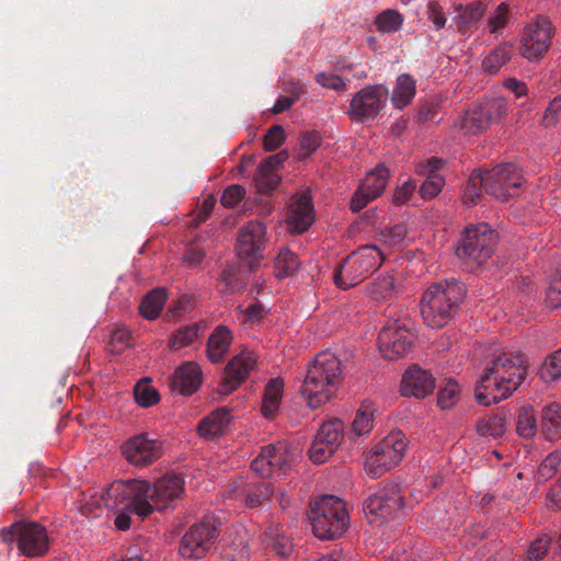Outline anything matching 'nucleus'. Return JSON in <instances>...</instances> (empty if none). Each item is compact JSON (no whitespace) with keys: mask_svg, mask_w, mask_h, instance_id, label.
I'll use <instances>...</instances> for the list:
<instances>
[{"mask_svg":"<svg viewBox=\"0 0 561 561\" xmlns=\"http://www.w3.org/2000/svg\"><path fill=\"white\" fill-rule=\"evenodd\" d=\"M527 366L522 354L502 352L488 362L476 388V399L484 407L511 397L525 381Z\"/></svg>","mask_w":561,"mask_h":561,"instance_id":"2","label":"nucleus"},{"mask_svg":"<svg viewBox=\"0 0 561 561\" xmlns=\"http://www.w3.org/2000/svg\"><path fill=\"white\" fill-rule=\"evenodd\" d=\"M541 376L549 380L561 378V348L546 358L541 368Z\"/></svg>","mask_w":561,"mask_h":561,"instance_id":"49","label":"nucleus"},{"mask_svg":"<svg viewBox=\"0 0 561 561\" xmlns=\"http://www.w3.org/2000/svg\"><path fill=\"white\" fill-rule=\"evenodd\" d=\"M546 304L550 308L561 306V271L550 282L547 289Z\"/></svg>","mask_w":561,"mask_h":561,"instance_id":"55","label":"nucleus"},{"mask_svg":"<svg viewBox=\"0 0 561 561\" xmlns=\"http://www.w3.org/2000/svg\"><path fill=\"white\" fill-rule=\"evenodd\" d=\"M459 398V387L454 380H448L444 387H440L437 393V404L443 409H450Z\"/></svg>","mask_w":561,"mask_h":561,"instance_id":"46","label":"nucleus"},{"mask_svg":"<svg viewBox=\"0 0 561 561\" xmlns=\"http://www.w3.org/2000/svg\"><path fill=\"white\" fill-rule=\"evenodd\" d=\"M435 388V378L425 369L412 366L402 376L400 391L402 396L425 398Z\"/></svg>","mask_w":561,"mask_h":561,"instance_id":"21","label":"nucleus"},{"mask_svg":"<svg viewBox=\"0 0 561 561\" xmlns=\"http://www.w3.org/2000/svg\"><path fill=\"white\" fill-rule=\"evenodd\" d=\"M389 91L386 85H366L353 95L346 114L355 123L373 121L386 106Z\"/></svg>","mask_w":561,"mask_h":561,"instance_id":"11","label":"nucleus"},{"mask_svg":"<svg viewBox=\"0 0 561 561\" xmlns=\"http://www.w3.org/2000/svg\"><path fill=\"white\" fill-rule=\"evenodd\" d=\"M107 495L114 499V503L116 506H122L123 512L119 515H117L114 520L116 528L119 530H127L130 527L129 514L133 512L127 508L126 501L124 503H121L122 497H117L114 494H110V489L107 490Z\"/></svg>","mask_w":561,"mask_h":561,"instance_id":"60","label":"nucleus"},{"mask_svg":"<svg viewBox=\"0 0 561 561\" xmlns=\"http://www.w3.org/2000/svg\"><path fill=\"white\" fill-rule=\"evenodd\" d=\"M455 11L459 13L454 18L457 30L462 34H467L472 32L477 23L483 16L485 5L481 1H474L467 5L458 4L455 7Z\"/></svg>","mask_w":561,"mask_h":561,"instance_id":"27","label":"nucleus"},{"mask_svg":"<svg viewBox=\"0 0 561 561\" xmlns=\"http://www.w3.org/2000/svg\"><path fill=\"white\" fill-rule=\"evenodd\" d=\"M167 300L165 290L156 288L149 291L141 300L139 306L140 314L148 320L158 318Z\"/></svg>","mask_w":561,"mask_h":561,"instance_id":"34","label":"nucleus"},{"mask_svg":"<svg viewBox=\"0 0 561 561\" xmlns=\"http://www.w3.org/2000/svg\"><path fill=\"white\" fill-rule=\"evenodd\" d=\"M131 334L126 328H117L112 331L110 343L116 352H121L130 345Z\"/></svg>","mask_w":561,"mask_h":561,"instance_id":"61","label":"nucleus"},{"mask_svg":"<svg viewBox=\"0 0 561 561\" xmlns=\"http://www.w3.org/2000/svg\"><path fill=\"white\" fill-rule=\"evenodd\" d=\"M344 430V423L340 419L322 423L308 450L310 460L314 463L327 461L342 444Z\"/></svg>","mask_w":561,"mask_h":561,"instance_id":"14","label":"nucleus"},{"mask_svg":"<svg viewBox=\"0 0 561 561\" xmlns=\"http://www.w3.org/2000/svg\"><path fill=\"white\" fill-rule=\"evenodd\" d=\"M383 260L385 255L377 247L363 245L336 266L333 273L334 284L341 289L354 287L377 271Z\"/></svg>","mask_w":561,"mask_h":561,"instance_id":"7","label":"nucleus"},{"mask_svg":"<svg viewBox=\"0 0 561 561\" xmlns=\"http://www.w3.org/2000/svg\"><path fill=\"white\" fill-rule=\"evenodd\" d=\"M309 519L316 537L334 540L350 527L346 504L335 495H322L311 502Z\"/></svg>","mask_w":561,"mask_h":561,"instance_id":"5","label":"nucleus"},{"mask_svg":"<svg viewBox=\"0 0 561 561\" xmlns=\"http://www.w3.org/2000/svg\"><path fill=\"white\" fill-rule=\"evenodd\" d=\"M553 34L551 21L538 16L524 30L519 55L531 62L540 60L550 48Z\"/></svg>","mask_w":561,"mask_h":561,"instance_id":"12","label":"nucleus"},{"mask_svg":"<svg viewBox=\"0 0 561 561\" xmlns=\"http://www.w3.org/2000/svg\"><path fill=\"white\" fill-rule=\"evenodd\" d=\"M490 125V118L481 104L467 111L460 122V128L472 135L486 130Z\"/></svg>","mask_w":561,"mask_h":561,"instance_id":"33","label":"nucleus"},{"mask_svg":"<svg viewBox=\"0 0 561 561\" xmlns=\"http://www.w3.org/2000/svg\"><path fill=\"white\" fill-rule=\"evenodd\" d=\"M136 402L142 408H149L159 402L160 394L148 382H138L134 388Z\"/></svg>","mask_w":561,"mask_h":561,"instance_id":"45","label":"nucleus"},{"mask_svg":"<svg viewBox=\"0 0 561 561\" xmlns=\"http://www.w3.org/2000/svg\"><path fill=\"white\" fill-rule=\"evenodd\" d=\"M403 16L396 10L387 9L376 18L377 28L382 33H393L401 28Z\"/></svg>","mask_w":561,"mask_h":561,"instance_id":"44","label":"nucleus"},{"mask_svg":"<svg viewBox=\"0 0 561 561\" xmlns=\"http://www.w3.org/2000/svg\"><path fill=\"white\" fill-rule=\"evenodd\" d=\"M220 525L219 518L207 516L202 522L191 526L181 539L180 554L187 559L205 557L214 548Z\"/></svg>","mask_w":561,"mask_h":561,"instance_id":"9","label":"nucleus"},{"mask_svg":"<svg viewBox=\"0 0 561 561\" xmlns=\"http://www.w3.org/2000/svg\"><path fill=\"white\" fill-rule=\"evenodd\" d=\"M443 164V160L437 158H431L430 160L417 164L416 172L426 176L420 187V194L422 197L432 198L440 192L444 185V179L438 173V170Z\"/></svg>","mask_w":561,"mask_h":561,"instance_id":"23","label":"nucleus"},{"mask_svg":"<svg viewBox=\"0 0 561 561\" xmlns=\"http://www.w3.org/2000/svg\"><path fill=\"white\" fill-rule=\"evenodd\" d=\"M415 183L413 181L404 182L393 194V203L397 205L404 204L413 194Z\"/></svg>","mask_w":561,"mask_h":561,"instance_id":"62","label":"nucleus"},{"mask_svg":"<svg viewBox=\"0 0 561 561\" xmlns=\"http://www.w3.org/2000/svg\"><path fill=\"white\" fill-rule=\"evenodd\" d=\"M389 178L390 172L382 164L377 165L374 170L368 172L351 198V210L358 213L365 208L369 202L379 197L383 193Z\"/></svg>","mask_w":561,"mask_h":561,"instance_id":"16","label":"nucleus"},{"mask_svg":"<svg viewBox=\"0 0 561 561\" xmlns=\"http://www.w3.org/2000/svg\"><path fill=\"white\" fill-rule=\"evenodd\" d=\"M266 229L261 221L253 220L239 231L237 251L242 259H255L265 243Z\"/></svg>","mask_w":561,"mask_h":561,"instance_id":"22","label":"nucleus"},{"mask_svg":"<svg viewBox=\"0 0 561 561\" xmlns=\"http://www.w3.org/2000/svg\"><path fill=\"white\" fill-rule=\"evenodd\" d=\"M416 92V82L412 76L402 73L397 78L391 102L396 108H403L411 103Z\"/></svg>","mask_w":561,"mask_h":561,"instance_id":"30","label":"nucleus"},{"mask_svg":"<svg viewBox=\"0 0 561 561\" xmlns=\"http://www.w3.org/2000/svg\"><path fill=\"white\" fill-rule=\"evenodd\" d=\"M427 18L434 24L436 31L445 27L447 19L443 12V8L436 0H431L427 3Z\"/></svg>","mask_w":561,"mask_h":561,"instance_id":"58","label":"nucleus"},{"mask_svg":"<svg viewBox=\"0 0 561 561\" xmlns=\"http://www.w3.org/2000/svg\"><path fill=\"white\" fill-rule=\"evenodd\" d=\"M540 431L547 440L554 442L561 438V404L551 402L542 407Z\"/></svg>","mask_w":561,"mask_h":561,"instance_id":"26","label":"nucleus"},{"mask_svg":"<svg viewBox=\"0 0 561 561\" xmlns=\"http://www.w3.org/2000/svg\"><path fill=\"white\" fill-rule=\"evenodd\" d=\"M343 377L342 359L332 351L320 352L309 363L299 392L310 408H319L336 393Z\"/></svg>","mask_w":561,"mask_h":561,"instance_id":"3","label":"nucleus"},{"mask_svg":"<svg viewBox=\"0 0 561 561\" xmlns=\"http://www.w3.org/2000/svg\"><path fill=\"white\" fill-rule=\"evenodd\" d=\"M497 241L499 234L489 224L471 225L459 238L456 255L467 270L474 271L491 259Z\"/></svg>","mask_w":561,"mask_h":561,"instance_id":"6","label":"nucleus"},{"mask_svg":"<svg viewBox=\"0 0 561 561\" xmlns=\"http://www.w3.org/2000/svg\"><path fill=\"white\" fill-rule=\"evenodd\" d=\"M299 264L300 262L296 253L288 249L282 250L275 261L276 276L285 278L294 275Z\"/></svg>","mask_w":561,"mask_h":561,"instance_id":"40","label":"nucleus"},{"mask_svg":"<svg viewBox=\"0 0 561 561\" xmlns=\"http://www.w3.org/2000/svg\"><path fill=\"white\" fill-rule=\"evenodd\" d=\"M415 340L414 324L407 310L388 309V322L378 335L379 351L383 357L393 360L405 356L413 346Z\"/></svg>","mask_w":561,"mask_h":561,"instance_id":"8","label":"nucleus"},{"mask_svg":"<svg viewBox=\"0 0 561 561\" xmlns=\"http://www.w3.org/2000/svg\"><path fill=\"white\" fill-rule=\"evenodd\" d=\"M373 428V412L368 407L360 408L355 415L352 423V428L348 433L350 437H359L368 434Z\"/></svg>","mask_w":561,"mask_h":561,"instance_id":"43","label":"nucleus"},{"mask_svg":"<svg viewBox=\"0 0 561 561\" xmlns=\"http://www.w3.org/2000/svg\"><path fill=\"white\" fill-rule=\"evenodd\" d=\"M245 190L239 184L229 185L222 193L220 202L227 208L234 207L244 196Z\"/></svg>","mask_w":561,"mask_h":561,"instance_id":"54","label":"nucleus"},{"mask_svg":"<svg viewBox=\"0 0 561 561\" xmlns=\"http://www.w3.org/2000/svg\"><path fill=\"white\" fill-rule=\"evenodd\" d=\"M231 342L232 334L228 327L218 325L207 341L206 352L208 359L214 364L221 362L228 353Z\"/></svg>","mask_w":561,"mask_h":561,"instance_id":"28","label":"nucleus"},{"mask_svg":"<svg viewBox=\"0 0 561 561\" xmlns=\"http://www.w3.org/2000/svg\"><path fill=\"white\" fill-rule=\"evenodd\" d=\"M125 458L134 466L145 467L157 461L163 454L162 442L147 433L133 436L123 445Z\"/></svg>","mask_w":561,"mask_h":561,"instance_id":"17","label":"nucleus"},{"mask_svg":"<svg viewBox=\"0 0 561 561\" xmlns=\"http://www.w3.org/2000/svg\"><path fill=\"white\" fill-rule=\"evenodd\" d=\"M508 5L504 2L500 3L495 13L489 19L490 33L496 34L504 28L507 21Z\"/></svg>","mask_w":561,"mask_h":561,"instance_id":"57","label":"nucleus"},{"mask_svg":"<svg viewBox=\"0 0 561 561\" xmlns=\"http://www.w3.org/2000/svg\"><path fill=\"white\" fill-rule=\"evenodd\" d=\"M183 491L184 481L178 474H165L153 484L145 480H126L110 488V494L122 497L121 503L126 501L127 508L141 518L154 510H165Z\"/></svg>","mask_w":561,"mask_h":561,"instance_id":"1","label":"nucleus"},{"mask_svg":"<svg viewBox=\"0 0 561 561\" xmlns=\"http://www.w3.org/2000/svg\"><path fill=\"white\" fill-rule=\"evenodd\" d=\"M523 184L520 170L513 163H504L484 171V191L500 201L518 194Z\"/></svg>","mask_w":561,"mask_h":561,"instance_id":"13","label":"nucleus"},{"mask_svg":"<svg viewBox=\"0 0 561 561\" xmlns=\"http://www.w3.org/2000/svg\"><path fill=\"white\" fill-rule=\"evenodd\" d=\"M202 381V371L197 364L187 363L179 367L172 378L171 387L184 396L194 393Z\"/></svg>","mask_w":561,"mask_h":561,"instance_id":"25","label":"nucleus"},{"mask_svg":"<svg viewBox=\"0 0 561 561\" xmlns=\"http://www.w3.org/2000/svg\"><path fill=\"white\" fill-rule=\"evenodd\" d=\"M284 383L282 379H271L264 390L262 413L265 417H273L279 409Z\"/></svg>","mask_w":561,"mask_h":561,"instance_id":"31","label":"nucleus"},{"mask_svg":"<svg viewBox=\"0 0 561 561\" xmlns=\"http://www.w3.org/2000/svg\"><path fill=\"white\" fill-rule=\"evenodd\" d=\"M407 445L402 432H393L385 437L367 457L368 474L376 478L397 466L407 450Z\"/></svg>","mask_w":561,"mask_h":561,"instance_id":"10","label":"nucleus"},{"mask_svg":"<svg viewBox=\"0 0 561 561\" xmlns=\"http://www.w3.org/2000/svg\"><path fill=\"white\" fill-rule=\"evenodd\" d=\"M230 410L226 407L216 409L209 415L202 419L197 426V432L202 437L214 439L222 436L230 424Z\"/></svg>","mask_w":561,"mask_h":561,"instance_id":"24","label":"nucleus"},{"mask_svg":"<svg viewBox=\"0 0 561 561\" xmlns=\"http://www.w3.org/2000/svg\"><path fill=\"white\" fill-rule=\"evenodd\" d=\"M547 505L552 510H561V478L558 483L550 488L547 494Z\"/></svg>","mask_w":561,"mask_h":561,"instance_id":"64","label":"nucleus"},{"mask_svg":"<svg viewBox=\"0 0 561 561\" xmlns=\"http://www.w3.org/2000/svg\"><path fill=\"white\" fill-rule=\"evenodd\" d=\"M260 538L264 547L278 557L287 558L293 552L290 539L278 526L268 527Z\"/></svg>","mask_w":561,"mask_h":561,"instance_id":"29","label":"nucleus"},{"mask_svg":"<svg viewBox=\"0 0 561 561\" xmlns=\"http://www.w3.org/2000/svg\"><path fill=\"white\" fill-rule=\"evenodd\" d=\"M466 294L465 284L454 277L432 284L421 300L424 322L433 329L446 325L460 310Z\"/></svg>","mask_w":561,"mask_h":561,"instance_id":"4","label":"nucleus"},{"mask_svg":"<svg viewBox=\"0 0 561 561\" xmlns=\"http://www.w3.org/2000/svg\"><path fill=\"white\" fill-rule=\"evenodd\" d=\"M516 432L520 437L533 438L538 432L537 415L533 407H523L517 412Z\"/></svg>","mask_w":561,"mask_h":561,"instance_id":"35","label":"nucleus"},{"mask_svg":"<svg viewBox=\"0 0 561 561\" xmlns=\"http://www.w3.org/2000/svg\"><path fill=\"white\" fill-rule=\"evenodd\" d=\"M407 227L398 224L391 227H386L379 232V240L389 247H399L402 244L407 237Z\"/></svg>","mask_w":561,"mask_h":561,"instance_id":"47","label":"nucleus"},{"mask_svg":"<svg viewBox=\"0 0 561 561\" xmlns=\"http://www.w3.org/2000/svg\"><path fill=\"white\" fill-rule=\"evenodd\" d=\"M203 331L204 327L198 322L181 327L171 335L169 346L174 350L185 347L196 340Z\"/></svg>","mask_w":561,"mask_h":561,"instance_id":"36","label":"nucleus"},{"mask_svg":"<svg viewBox=\"0 0 561 561\" xmlns=\"http://www.w3.org/2000/svg\"><path fill=\"white\" fill-rule=\"evenodd\" d=\"M285 140V130L280 125L272 126L263 138V146L266 151L277 150Z\"/></svg>","mask_w":561,"mask_h":561,"instance_id":"52","label":"nucleus"},{"mask_svg":"<svg viewBox=\"0 0 561 561\" xmlns=\"http://www.w3.org/2000/svg\"><path fill=\"white\" fill-rule=\"evenodd\" d=\"M279 175L277 172L263 170L261 165L257 168V174L255 176V185L261 193H271L274 191L279 183Z\"/></svg>","mask_w":561,"mask_h":561,"instance_id":"48","label":"nucleus"},{"mask_svg":"<svg viewBox=\"0 0 561 561\" xmlns=\"http://www.w3.org/2000/svg\"><path fill=\"white\" fill-rule=\"evenodd\" d=\"M482 187L484 188V172H472L467 181L463 193V203L474 205L481 197Z\"/></svg>","mask_w":561,"mask_h":561,"instance_id":"41","label":"nucleus"},{"mask_svg":"<svg viewBox=\"0 0 561 561\" xmlns=\"http://www.w3.org/2000/svg\"><path fill=\"white\" fill-rule=\"evenodd\" d=\"M403 508V500L393 490L380 489L370 494L364 503V512L376 518L389 520Z\"/></svg>","mask_w":561,"mask_h":561,"instance_id":"18","label":"nucleus"},{"mask_svg":"<svg viewBox=\"0 0 561 561\" xmlns=\"http://www.w3.org/2000/svg\"><path fill=\"white\" fill-rule=\"evenodd\" d=\"M561 114V96H556L546 108L542 116V124L546 127L554 126L559 122Z\"/></svg>","mask_w":561,"mask_h":561,"instance_id":"59","label":"nucleus"},{"mask_svg":"<svg viewBox=\"0 0 561 561\" xmlns=\"http://www.w3.org/2000/svg\"><path fill=\"white\" fill-rule=\"evenodd\" d=\"M256 364L255 357L242 352L232 357L225 368V377L220 383V392L229 393L243 382Z\"/></svg>","mask_w":561,"mask_h":561,"instance_id":"19","label":"nucleus"},{"mask_svg":"<svg viewBox=\"0 0 561 561\" xmlns=\"http://www.w3.org/2000/svg\"><path fill=\"white\" fill-rule=\"evenodd\" d=\"M314 220L311 198L307 194L296 196L289 204L286 224L293 233H304Z\"/></svg>","mask_w":561,"mask_h":561,"instance_id":"20","label":"nucleus"},{"mask_svg":"<svg viewBox=\"0 0 561 561\" xmlns=\"http://www.w3.org/2000/svg\"><path fill=\"white\" fill-rule=\"evenodd\" d=\"M321 136L316 130H307L300 134L295 154L298 160H305L312 156L321 146Z\"/></svg>","mask_w":561,"mask_h":561,"instance_id":"39","label":"nucleus"},{"mask_svg":"<svg viewBox=\"0 0 561 561\" xmlns=\"http://www.w3.org/2000/svg\"><path fill=\"white\" fill-rule=\"evenodd\" d=\"M560 463H561V453H559V451L550 453L541 461V463L538 468V479L539 480L550 479L557 472Z\"/></svg>","mask_w":561,"mask_h":561,"instance_id":"50","label":"nucleus"},{"mask_svg":"<svg viewBox=\"0 0 561 561\" xmlns=\"http://www.w3.org/2000/svg\"><path fill=\"white\" fill-rule=\"evenodd\" d=\"M205 257V252L198 247H190L184 254V263L188 267H196L201 265Z\"/></svg>","mask_w":561,"mask_h":561,"instance_id":"63","label":"nucleus"},{"mask_svg":"<svg viewBox=\"0 0 561 561\" xmlns=\"http://www.w3.org/2000/svg\"><path fill=\"white\" fill-rule=\"evenodd\" d=\"M482 187L484 188V172H472L467 181L463 193V203L474 205L481 197Z\"/></svg>","mask_w":561,"mask_h":561,"instance_id":"42","label":"nucleus"},{"mask_svg":"<svg viewBox=\"0 0 561 561\" xmlns=\"http://www.w3.org/2000/svg\"><path fill=\"white\" fill-rule=\"evenodd\" d=\"M11 536L15 537L19 550L26 557H43L49 549L47 530L36 522L13 524Z\"/></svg>","mask_w":561,"mask_h":561,"instance_id":"15","label":"nucleus"},{"mask_svg":"<svg viewBox=\"0 0 561 561\" xmlns=\"http://www.w3.org/2000/svg\"><path fill=\"white\" fill-rule=\"evenodd\" d=\"M394 293V279L390 275H381L367 286V295L377 301L390 299Z\"/></svg>","mask_w":561,"mask_h":561,"instance_id":"37","label":"nucleus"},{"mask_svg":"<svg viewBox=\"0 0 561 561\" xmlns=\"http://www.w3.org/2000/svg\"><path fill=\"white\" fill-rule=\"evenodd\" d=\"M316 81L323 88L334 90L336 92L344 91L345 81L337 75L320 72L316 76Z\"/></svg>","mask_w":561,"mask_h":561,"instance_id":"56","label":"nucleus"},{"mask_svg":"<svg viewBox=\"0 0 561 561\" xmlns=\"http://www.w3.org/2000/svg\"><path fill=\"white\" fill-rule=\"evenodd\" d=\"M513 56V46L510 43H503L496 46L486 55L482 61V69L490 75L497 73Z\"/></svg>","mask_w":561,"mask_h":561,"instance_id":"32","label":"nucleus"},{"mask_svg":"<svg viewBox=\"0 0 561 561\" xmlns=\"http://www.w3.org/2000/svg\"><path fill=\"white\" fill-rule=\"evenodd\" d=\"M476 430L481 436H492L497 438L506 431V419L502 414L489 415L486 419L478 420Z\"/></svg>","mask_w":561,"mask_h":561,"instance_id":"38","label":"nucleus"},{"mask_svg":"<svg viewBox=\"0 0 561 561\" xmlns=\"http://www.w3.org/2000/svg\"><path fill=\"white\" fill-rule=\"evenodd\" d=\"M551 539L549 536H541L535 539L526 551L527 561L541 560L549 550Z\"/></svg>","mask_w":561,"mask_h":561,"instance_id":"51","label":"nucleus"},{"mask_svg":"<svg viewBox=\"0 0 561 561\" xmlns=\"http://www.w3.org/2000/svg\"><path fill=\"white\" fill-rule=\"evenodd\" d=\"M481 105L489 116L491 124L501 119L507 113V104L504 99H492L481 103Z\"/></svg>","mask_w":561,"mask_h":561,"instance_id":"53","label":"nucleus"}]
</instances>
